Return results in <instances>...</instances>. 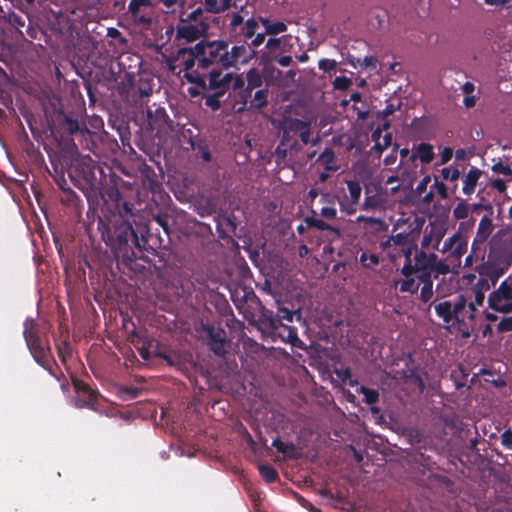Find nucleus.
Instances as JSON below:
<instances>
[{"label": "nucleus", "mask_w": 512, "mask_h": 512, "mask_svg": "<svg viewBox=\"0 0 512 512\" xmlns=\"http://www.w3.org/2000/svg\"><path fill=\"white\" fill-rule=\"evenodd\" d=\"M386 259L389 260L391 270H400L405 277L391 280L390 288L414 293L418 290L419 283L412 275L416 274L419 279L431 277L437 255L418 251L417 247L410 242L408 234L399 233L386 240Z\"/></svg>", "instance_id": "f257e3e1"}, {"label": "nucleus", "mask_w": 512, "mask_h": 512, "mask_svg": "<svg viewBox=\"0 0 512 512\" xmlns=\"http://www.w3.org/2000/svg\"><path fill=\"white\" fill-rule=\"evenodd\" d=\"M119 219L115 220L112 227L103 233V239L111 247L116 258H121L124 264H130L136 259L150 261L145 252L148 232L146 225L130 222L134 216V206L124 198L114 206Z\"/></svg>", "instance_id": "f03ea898"}, {"label": "nucleus", "mask_w": 512, "mask_h": 512, "mask_svg": "<svg viewBox=\"0 0 512 512\" xmlns=\"http://www.w3.org/2000/svg\"><path fill=\"white\" fill-rule=\"evenodd\" d=\"M280 141L274 155L279 162L296 161L303 146L311 143L315 146L319 138L311 139V122L291 116L284 117L279 125Z\"/></svg>", "instance_id": "7ed1b4c3"}, {"label": "nucleus", "mask_w": 512, "mask_h": 512, "mask_svg": "<svg viewBox=\"0 0 512 512\" xmlns=\"http://www.w3.org/2000/svg\"><path fill=\"white\" fill-rule=\"evenodd\" d=\"M302 320L300 309L288 308L282 304H278L276 314L264 306L260 308V315L257 320L258 329L265 335L276 340L279 338L285 343L291 344L293 347L303 349L304 343L298 337L297 328L284 324L282 321L293 322Z\"/></svg>", "instance_id": "20e7f679"}, {"label": "nucleus", "mask_w": 512, "mask_h": 512, "mask_svg": "<svg viewBox=\"0 0 512 512\" xmlns=\"http://www.w3.org/2000/svg\"><path fill=\"white\" fill-rule=\"evenodd\" d=\"M97 165L88 155H75L67 168L68 176L73 184L83 192L98 187L96 176Z\"/></svg>", "instance_id": "39448f33"}, {"label": "nucleus", "mask_w": 512, "mask_h": 512, "mask_svg": "<svg viewBox=\"0 0 512 512\" xmlns=\"http://www.w3.org/2000/svg\"><path fill=\"white\" fill-rule=\"evenodd\" d=\"M391 370L386 371V376L393 374L392 378L401 381L402 389L408 394H421L425 389V384L415 370L414 363L409 355L403 354L401 357L393 360Z\"/></svg>", "instance_id": "423d86ee"}, {"label": "nucleus", "mask_w": 512, "mask_h": 512, "mask_svg": "<svg viewBox=\"0 0 512 512\" xmlns=\"http://www.w3.org/2000/svg\"><path fill=\"white\" fill-rule=\"evenodd\" d=\"M227 48L229 43L225 40L201 41L197 43V50L200 53V68L228 69Z\"/></svg>", "instance_id": "0eeeda50"}, {"label": "nucleus", "mask_w": 512, "mask_h": 512, "mask_svg": "<svg viewBox=\"0 0 512 512\" xmlns=\"http://www.w3.org/2000/svg\"><path fill=\"white\" fill-rule=\"evenodd\" d=\"M509 266L510 263L506 256L495 252L489 253L487 260L479 268L477 285L489 290L506 273Z\"/></svg>", "instance_id": "6e6552de"}, {"label": "nucleus", "mask_w": 512, "mask_h": 512, "mask_svg": "<svg viewBox=\"0 0 512 512\" xmlns=\"http://www.w3.org/2000/svg\"><path fill=\"white\" fill-rule=\"evenodd\" d=\"M220 68H211L208 71L207 78L200 74H186L185 78L188 82L195 84L203 91H219L227 93L230 83L233 79L231 73L223 74Z\"/></svg>", "instance_id": "1a4fd4ad"}, {"label": "nucleus", "mask_w": 512, "mask_h": 512, "mask_svg": "<svg viewBox=\"0 0 512 512\" xmlns=\"http://www.w3.org/2000/svg\"><path fill=\"white\" fill-rule=\"evenodd\" d=\"M220 68H211L208 71L207 78L200 74H186L185 78L188 82L195 84L203 91H219L227 93L230 83L233 79L231 73L223 74Z\"/></svg>", "instance_id": "9d476101"}, {"label": "nucleus", "mask_w": 512, "mask_h": 512, "mask_svg": "<svg viewBox=\"0 0 512 512\" xmlns=\"http://www.w3.org/2000/svg\"><path fill=\"white\" fill-rule=\"evenodd\" d=\"M24 338L34 360L51 375L56 376L52 370V354L49 346H44L33 324L24 330Z\"/></svg>", "instance_id": "9b49d317"}, {"label": "nucleus", "mask_w": 512, "mask_h": 512, "mask_svg": "<svg viewBox=\"0 0 512 512\" xmlns=\"http://www.w3.org/2000/svg\"><path fill=\"white\" fill-rule=\"evenodd\" d=\"M476 326V313L474 304H467L463 297L456 300L455 326L453 331L467 338Z\"/></svg>", "instance_id": "f8f14e48"}, {"label": "nucleus", "mask_w": 512, "mask_h": 512, "mask_svg": "<svg viewBox=\"0 0 512 512\" xmlns=\"http://www.w3.org/2000/svg\"><path fill=\"white\" fill-rule=\"evenodd\" d=\"M488 306L499 313L507 314L512 312V274L489 294Z\"/></svg>", "instance_id": "ddd939ff"}, {"label": "nucleus", "mask_w": 512, "mask_h": 512, "mask_svg": "<svg viewBox=\"0 0 512 512\" xmlns=\"http://www.w3.org/2000/svg\"><path fill=\"white\" fill-rule=\"evenodd\" d=\"M197 50V44L191 48H180L175 57L171 59L168 63L169 70L173 73H176V70L179 68L178 73L185 71V74H193L190 72L192 68L195 66V62L197 61L198 67L200 68V53ZM194 74H198L195 72Z\"/></svg>", "instance_id": "4468645a"}, {"label": "nucleus", "mask_w": 512, "mask_h": 512, "mask_svg": "<svg viewBox=\"0 0 512 512\" xmlns=\"http://www.w3.org/2000/svg\"><path fill=\"white\" fill-rule=\"evenodd\" d=\"M76 392L74 403L77 408H88L98 411V391L92 389L87 383L79 379H72Z\"/></svg>", "instance_id": "2eb2a0df"}, {"label": "nucleus", "mask_w": 512, "mask_h": 512, "mask_svg": "<svg viewBox=\"0 0 512 512\" xmlns=\"http://www.w3.org/2000/svg\"><path fill=\"white\" fill-rule=\"evenodd\" d=\"M59 129L63 135L66 136H81L85 137L90 135V131L87 128L85 122H80L78 116L72 112H65L63 110L57 113Z\"/></svg>", "instance_id": "dca6fc26"}, {"label": "nucleus", "mask_w": 512, "mask_h": 512, "mask_svg": "<svg viewBox=\"0 0 512 512\" xmlns=\"http://www.w3.org/2000/svg\"><path fill=\"white\" fill-rule=\"evenodd\" d=\"M240 45H234L232 47L229 46L227 48V67L229 68H238L239 65L248 64L253 58L257 56V52L251 49L248 43H243Z\"/></svg>", "instance_id": "f3484780"}, {"label": "nucleus", "mask_w": 512, "mask_h": 512, "mask_svg": "<svg viewBox=\"0 0 512 512\" xmlns=\"http://www.w3.org/2000/svg\"><path fill=\"white\" fill-rule=\"evenodd\" d=\"M362 188L358 181H347V192L343 191L341 196H338V203L341 211L352 215L357 210V204L361 196Z\"/></svg>", "instance_id": "a211bd4d"}, {"label": "nucleus", "mask_w": 512, "mask_h": 512, "mask_svg": "<svg viewBox=\"0 0 512 512\" xmlns=\"http://www.w3.org/2000/svg\"><path fill=\"white\" fill-rule=\"evenodd\" d=\"M209 29L208 23L200 21L198 23H188L177 26L176 38L184 39L187 42H194L204 36Z\"/></svg>", "instance_id": "6ab92c4d"}, {"label": "nucleus", "mask_w": 512, "mask_h": 512, "mask_svg": "<svg viewBox=\"0 0 512 512\" xmlns=\"http://www.w3.org/2000/svg\"><path fill=\"white\" fill-rule=\"evenodd\" d=\"M207 332V340L210 349L217 356H224L226 354V332L221 327H214L207 325L204 327Z\"/></svg>", "instance_id": "aec40b11"}, {"label": "nucleus", "mask_w": 512, "mask_h": 512, "mask_svg": "<svg viewBox=\"0 0 512 512\" xmlns=\"http://www.w3.org/2000/svg\"><path fill=\"white\" fill-rule=\"evenodd\" d=\"M447 229L443 223H430L426 228L421 240L422 248L439 249Z\"/></svg>", "instance_id": "412c9836"}, {"label": "nucleus", "mask_w": 512, "mask_h": 512, "mask_svg": "<svg viewBox=\"0 0 512 512\" xmlns=\"http://www.w3.org/2000/svg\"><path fill=\"white\" fill-rule=\"evenodd\" d=\"M148 126L157 134L167 132L170 128V119L165 108L157 107L155 110L147 109Z\"/></svg>", "instance_id": "4be33fe9"}, {"label": "nucleus", "mask_w": 512, "mask_h": 512, "mask_svg": "<svg viewBox=\"0 0 512 512\" xmlns=\"http://www.w3.org/2000/svg\"><path fill=\"white\" fill-rule=\"evenodd\" d=\"M259 24V17H249L245 20V23L236 30V32H233L230 35V37L235 42L248 43V40H250L255 35V32L259 28Z\"/></svg>", "instance_id": "5701e85b"}, {"label": "nucleus", "mask_w": 512, "mask_h": 512, "mask_svg": "<svg viewBox=\"0 0 512 512\" xmlns=\"http://www.w3.org/2000/svg\"><path fill=\"white\" fill-rule=\"evenodd\" d=\"M435 312L442 319L445 328L453 331L455 326L456 301H443L435 305Z\"/></svg>", "instance_id": "b1692460"}, {"label": "nucleus", "mask_w": 512, "mask_h": 512, "mask_svg": "<svg viewBox=\"0 0 512 512\" xmlns=\"http://www.w3.org/2000/svg\"><path fill=\"white\" fill-rule=\"evenodd\" d=\"M150 7H153L151 0H130L128 4V12L138 23L150 24L151 19L141 14L143 8Z\"/></svg>", "instance_id": "393cba45"}, {"label": "nucleus", "mask_w": 512, "mask_h": 512, "mask_svg": "<svg viewBox=\"0 0 512 512\" xmlns=\"http://www.w3.org/2000/svg\"><path fill=\"white\" fill-rule=\"evenodd\" d=\"M490 213L488 215H484L479 224H478V228H477V233H476V236H475V239H474V243H484L488 238L489 236L491 235L492 231H493V223H492V219H491V210H492V207L491 206H487L486 207Z\"/></svg>", "instance_id": "a878e982"}, {"label": "nucleus", "mask_w": 512, "mask_h": 512, "mask_svg": "<svg viewBox=\"0 0 512 512\" xmlns=\"http://www.w3.org/2000/svg\"><path fill=\"white\" fill-rule=\"evenodd\" d=\"M433 146L429 143L414 145L410 160L419 159L423 164H429L434 159Z\"/></svg>", "instance_id": "bb28decb"}, {"label": "nucleus", "mask_w": 512, "mask_h": 512, "mask_svg": "<svg viewBox=\"0 0 512 512\" xmlns=\"http://www.w3.org/2000/svg\"><path fill=\"white\" fill-rule=\"evenodd\" d=\"M467 250V243L461 238L457 244H455L451 250L446 252V262H450L453 268H459L461 265V258Z\"/></svg>", "instance_id": "cd10ccee"}, {"label": "nucleus", "mask_w": 512, "mask_h": 512, "mask_svg": "<svg viewBox=\"0 0 512 512\" xmlns=\"http://www.w3.org/2000/svg\"><path fill=\"white\" fill-rule=\"evenodd\" d=\"M481 171L477 168H471L463 179V192L470 195L474 192L477 182L481 176Z\"/></svg>", "instance_id": "c85d7f7f"}, {"label": "nucleus", "mask_w": 512, "mask_h": 512, "mask_svg": "<svg viewBox=\"0 0 512 512\" xmlns=\"http://www.w3.org/2000/svg\"><path fill=\"white\" fill-rule=\"evenodd\" d=\"M150 347L152 348V355L163 359L169 366H173L175 364L174 356L166 346H163L157 341H151Z\"/></svg>", "instance_id": "c756f323"}, {"label": "nucleus", "mask_w": 512, "mask_h": 512, "mask_svg": "<svg viewBox=\"0 0 512 512\" xmlns=\"http://www.w3.org/2000/svg\"><path fill=\"white\" fill-rule=\"evenodd\" d=\"M259 21L269 36H275L287 31V25L282 21L271 22L269 18L263 16H259Z\"/></svg>", "instance_id": "7c9ffc66"}, {"label": "nucleus", "mask_w": 512, "mask_h": 512, "mask_svg": "<svg viewBox=\"0 0 512 512\" xmlns=\"http://www.w3.org/2000/svg\"><path fill=\"white\" fill-rule=\"evenodd\" d=\"M227 93L219 92V91H212L211 93H207V91H204L202 94V98L205 99V105L210 108L212 111L216 112L218 111L222 106V98Z\"/></svg>", "instance_id": "2f4dec72"}, {"label": "nucleus", "mask_w": 512, "mask_h": 512, "mask_svg": "<svg viewBox=\"0 0 512 512\" xmlns=\"http://www.w3.org/2000/svg\"><path fill=\"white\" fill-rule=\"evenodd\" d=\"M272 446L276 448L278 452L286 455L289 458H298V455L296 454L297 447L293 443H284L279 437H277L273 440Z\"/></svg>", "instance_id": "473e14b6"}, {"label": "nucleus", "mask_w": 512, "mask_h": 512, "mask_svg": "<svg viewBox=\"0 0 512 512\" xmlns=\"http://www.w3.org/2000/svg\"><path fill=\"white\" fill-rule=\"evenodd\" d=\"M252 91V89H249V87L246 86L237 93L236 103L239 104V106L235 108V111L237 113H242L246 109H249Z\"/></svg>", "instance_id": "72a5a7b5"}, {"label": "nucleus", "mask_w": 512, "mask_h": 512, "mask_svg": "<svg viewBox=\"0 0 512 512\" xmlns=\"http://www.w3.org/2000/svg\"><path fill=\"white\" fill-rule=\"evenodd\" d=\"M359 261L363 267L368 269H375V267L380 263V257L377 253L366 250L362 251Z\"/></svg>", "instance_id": "f704fd0d"}, {"label": "nucleus", "mask_w": 512, "mask_h": 512, "mask_svg": "<svg viewBox=\"0 0 512 512\" xmlns=\"http://www.w3.org/2000/svg\"><path fill=\"white\" fill-rule=\"evenodd\" d=\"M268 104V90L259 89L254 93L253 99L250 101L249 109H262Z\"/></svg>", "instance_id": "c9c22d12"}, {"label": "nucleus", "mask_w": 512, "mask_h": 512, "mask_svg": "<svg viewBox=\"0 0 512 512\" xmlns=\"http://www.w3.org/2000/svg\"><path fill=\"white\" fill-rule=\"evenodd\" d=\"M246 81H247V87L249 89H256L262 86L263 84V77L261 73L256 68H251L246 73Z\"/></svg>", "instance_id": "e433bc0d"}, {"label": "nucleus", "mask_w": 512, "mask_h": 512, "mask_svg": "<svg viewBox=\"0 0 512 512\" xmlns=\"http://www.w3.org/2000/svg\"><path fill=\"white\" fill-rule=\"evenodd\" d=\"M258 470L261 477L267 483H274L279 478L277 470L270 464H261L259 465Z\"/></svg>", "instance_id": "4c0bfd02"}, {"label": "nucleus", "mask_w": 512, "mask_h": 512, "mask_svg": "<svg viewBox=\"0 0 512 512\" xmlns=\"http://www.w3.org/2000/svg\"><path fill=\"white\" fill-rule=\"evenodd\" d=\"M241 12H245L246 14H248V12L245 11V7L242 6L239 12H233L229 15V35H231L233 32H236V30L245 23L244 16L241 14Z\"/></svg>", "instance_id": "58836bf2"}, {"label": "nucleus", "mask_w": 512, "mask_h": 512, "mask_svg": "<svg viewBox=\"0 0 512 512\" xmlns=\"http://www.w3.org/2000/svg\"><path fill=\"white\" fill-rule=\"evenodd\" d=\"M305 224L307 226V228H317L318 230H321V231H338L336 228H334L332 225L324 222L323 220L319 219V218H316V217H313V216H308L305 218Z\"/></svg>", "instance_id": "ea45409f"}, {"label": "nucleus", "mask_w": 512, "mask_h": 512, "mask_svg": "<svg viewBox=\"0 0 512 512\" xmlns=\"http://www.w3.org/2000/svg\"><path fill=\"white\" fill-rule=\"evenodd\" d=\"M381 134H382V129L380 126H378L371 133V140L374 142V145L371 148L369 155L372 156L373 152H375L377 159H380L381 153L384 150V146L380 143Z\"/></svg>", "instance_id": "a19ab883"}, {"label": "nucleus", "mask_w": 512, "mask_h": 512, "mask_svg": "<svg viewBox=\"0 0 512 512\" xmlns=\"http://www.w3.org/2000/svg\"><path fill=\"white\" fill-rule=\"evenodd\" d=\"M191 146L193 150L196 151L198 157H200L205 162H210L212 160V155L210 153L208 145L203 141L193 142L191 141Z\"/></svg>", "instance_id": "79ce46f5"}, {"label": "nucleus", "mask_w": 512, "mask_h": 512, "mask_svg": "<svg viewBox=\"0 0 512 512\" xmlns=\"http://www.w3.org/2000/svg\"><path fill=\"white\" fill-rule=\"evenodd\" d=\"M419 280L423 283L420 291V298L423 302H429L433 297V282L431 277Z\"/></svg>", "instance_id": "37998d69"}, {"label": "nucleus", "mask_w": 512, "mask_h": 512, "mask_svg": "<svg viewBox=\"0 0 512 512\" xmlns=\"http://www.w3.org/2000/svg\"><path fill=\"white\" fill-rule=\"evenodd\" d=\"M135 95H138L141 99L149 97L152 94V86L147 81L140 79L139 83L133 87Z\"/></svg>", "instance_id": "c03bdc74"}, {"label": "nucleus", "mask_w": 512, "mask_h": 512, "mask_svg": "<svg viewBox=\"0 0 512 512\" xmlns=\"http://www.w3.org/2000/svg\"><path fill=\"white\" fill-rule=\"evenodd\" d=\"M56 348L58 357L63 363H65L67 359H69L72 355V348L70 344L66 340H64L61 343H57Z\"/></svg>", "instance_id": "a18cd8bd"}, {"label": "nucleus", "mask_w": 512, "mask_h": 512, "mask_svg": "<svg viewBox=\"0 0 512 512\" xmlns=\"http://www.w3.org/2000/svg\"><path fill=\"white\" fill-rule=\"evenodd\" d=\"M470 214V206L464 202H459L453 209V216L457 220L466 219Z\"/></svg>", "instance_id": "49530a36"}, {"label": "nucleus", "mask_w": 512, "mask_h": 512, "mask_svg": "<svg viewBox=\"0 0 512 512\" xmlns=\"http://www.w3.org/2000/svg\"><path fill=\"white\" fill-rule=\"evenodd\" d=\"M484 291H487V290L479 287L477 285V283L475 284V286L473 288L474 299L468 303V304H474L475 312L477 311V307L482 306V304L484 302V299H485Z\"/></svg>", "instance_id": "de8ad7c7"}, {"label": "nucleus", "mask_w": 512, "mask_h": 512, "mask_svg": "<svg viewBox=\"0 0 512 512\" xmlns=\"http://www.w3.org/2000/svg\"><path fill=\"white\" fill-rule=\"evenodd\" d=\"M206 11L213 13V14H219L225 12L227 9L224 8V2L218 3V0H205L204 2Z\"/></svg>", "instance_id": "09e8293b"}, {"label": "nucleus", "mask_w": 512, "mask_h": 512, "mask_svg": "<svg viewBox=\"0 0 512 512\" xmlns=\"http://www.w3.org/2000/svg\"><path fill=\"white\" fill-rule=\"evenodd\" d=\"M63 196L61 197V201L67 205H76L79 201V196L69 187L62 190Z\"/></svg>", "instance_id": "8fccbe9b"}, {"label": "nucleus", "mask_w": 512, "mask_h": 512, "mask_svg": "<svg viewBox=\"0 0 512 512\" xmlns=\"http://www.w3.org/2000/svg\"><path fill=\"white\" fill-rule=\"evenodd\" d=\"M105 194L114 206H116V204H118L124 198L116 186L108 187L105 191Z\"/></svg>", "instance_id": "3c124183"}, {"label": "nucleus", "mask_w": 512, "mask_h": 512, "mask_svg": "<svg viewBox=\"0 0 512 512\" xmlns=\"http://www.w3.org/2000/svg\"><path fill=\"white\" fill-rule=\"evenodd\" d=\"M334 159V153L331 149L326 148L320 155L318 160L325 161V169L326 171H336L337 167L330 166V162Z\"/></svg>", "instance_id": "603ef678"}, {"label": "nucleus", "mask_w": 512, "mask_h": 512, "mask_svg": "<svg viewBox=\"0 0 512 512\" xmlns=\"http://www.w3.org/2000/svg\"><path fill=\"white\" fill-rule=\"evenodd\" d=\"M386 117L388 115L393 114L396 110L400 109L402 106V101L400 97L390 96L388 100H386Z\"/></svg>", "instance_id": "864d4df0"}, {"label": "nucleus", "mask_w": 512, "mask_h": 512, "mask_svg": "<svg viewBox=\"0 0 512 512\" xmlns=\"http://www.w3.org/2000/svg\"><path fill=\"white\" fill-rule=\"evenodd\" d=\"M461 235L459 233H455L453 234L451 237L447 238L442 247L439 248L438 250L442 253V254H445L446 252H448L449 250H451V248L458 243V241L461 239Z\"/></svg>", "instance_id": "5fc2aeb1"}, {"label": "nucleus", "mask_w": 512, "mask_h": 512, "mask_svg": "<svg viewBox=\"0 0 512 512\" xmlns=\"http://www.w3.org/2000/svg\"><path fill=\"white\" fill-rule=\"evenodd\" d=\"M382 204V198L381 195H372V196H366L363 209L369 210L376 208Z\"/></svg>", "instance_id": "6e6d98bb"}, {"label": "nucleus", "mask_w": 512, "mask_h": 512, "mask_svg": "<svg viewBox=\"0 0 512 512\" xmlns=\"http://www.w3.org/2000/svg\"><path fill=\"white\" fill-rule=\"evenodd\" d=\"M54 181L58 185V187L61 190H64L65 188H69L67 180L65 179L64 172L58 171L57 167H54V174H52Z\"/></svg>", "instance_id": "4d7b16f0"}, {"label": "nucleus", "mask_w": 512, "mask_h": 512, "mask_svg": "<svg viewBox=\"0 0 512 512\" xmlns=\"http://www.w3.org/2000/svg\"><path fill=\"white\" fill-rule=\"evenodd\" d=\"M441 175L445 180L456 181L460 177V171L457 168L445 167L441 170Z\"/></svg>", "instance_id": "13d9d810"}, {"label": "nucleus", "mask_w": 512, "mask_h": 512, "mask_svg": "<svg viewBox=\"0 0 512 512\" xmlns=\"http://www.w3.org/2000/svg\"><path fill=\"white\" fill-rule=\"evenodd\" d=\"M451 266L452 265L450 264V262L446 263L437 259L436 265L433 267V273H435V277H437L440 274H447L448 272H450Z\"/></svg>", "instance_id": "bf43d9fd"}, {"label": "nucleus", "mask_w": 512, "mask_h": 512, "mask_svg": "<svg viewBox=\"0 0 512 512\" xmlns=\"http://www.w3.org/2000/svg\"><path fill=\"white\" fill-rule=\"evenodd\" d=\"M266 35V31L263 33H257L256 31L255 35L250 39L251 41L248 42L249 47L254 50L255 48L261 46L265 42Z\"/></svg>", "instance_id": "052dcab7"}, {"label": "nucleus", "mask_w": 512, "mask_h": 512, "mask_svg": "<svg viewBox=\"0 0 512 512\" xmlns=\"http://www.w3.org/2000/svg\"><path fill=\"white\" fill-rule=\"evenodd\" d=\"M361 390L364 394L365 402L367 404H374L377 402L379 394L376 390L364 387H362Z\"/></svg>", "instance_id": "680f3d73"}, {"label": "nucleus", "mask_w": 512, "mask_h": 512, "mask_svg": "<svg viewBox=\"0 0 512 512\" xmlns=\"http://www.w3.org/2000/svg\"><path fill=\"white\" fill-rule=\"evenodd\" d=\"M319 69L323 70L324 72H331L332 70H335L336 68V61L330 60V59H320L318 62Z\"/></svg>", "instance_id": "e2e57ef3"}, {"label": "nucleus", "mask_w": 512, "mask_h": 512, "mask_svg": "<svg viewBox=\"0 0 512 512\" xmlns=\"http://www.w3.org/2000/svg\"><path fill=\"white\" fill-rule=\"evenodd\" d=\"M351 80L345 76L336 77L334 80V87L339 90H346L351 85Z\"/></svg>", "instance_id": "0e129e2a"}, {"label": "nucleus", "mask_w": 512, "mask_h": 512, "mask_svg": "<svg viewBox=\"0 0 512 512\" xmlns=\"http://www.w3.org/2000/svg\"><path fill=\"white\" fill-rule=\"evenodd\" d=\"M492 170L495 173H499L505 176H509L512 174V169L508 165L503 164L502 162L495 163L492 166Z\"/></svg>", "instance_id": "69168bd1"}, {"label": "nucleus", "mask_w": 512, "mask_h": 512, "mask_svg": "<svg viewBox=\"0 0 512 512\" xmlns=\"http://www.w3.org/2000/svg\"><path fill=\"white\" fill-rule=\"evenodd\" d=\"M498 332L512 331V317L503 318L497 325Z\"/></svg>", "instance_id": "338daca9"}, {"label": "nucleus", "mask_w": 512, "mask_h": 512, "mask_svg": "<svg viewBox=\"0 0 512 512\" xmlns=\"http://www.w3.org/2000/svg\"><path fill=\"white\" fill-rule=\"evenodd\" d=\"M501 443L504 447L508 449H512V431L506 430L501 435Z\"/></svg>", "instance_id": "774afa93"}]
</instances>
